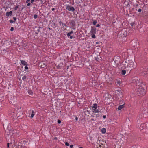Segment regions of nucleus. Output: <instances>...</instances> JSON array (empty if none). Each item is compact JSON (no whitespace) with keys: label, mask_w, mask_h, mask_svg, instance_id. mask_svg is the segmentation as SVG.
I'll use <instances>...</instances> for the list:
<instances>
[{"label":"nucleus","mask_w":148,"mask_h":148,"mask_svg":"<svg viewBox=\"0 0 148 148\" xmlns=\"http://www.w3.org/2000/svg\"><path fill=\"white\" fill-rule=\"evenodd\" d=\"M134 80L136 81L137 80L138 82H136L137 87L136 90L137 92V94L140 95H144L146 93L145 90V89L144 84L140 83L137 79H134Z\"/></svg>","instance_id":"1"},{"label":"nucleus","mask_w":148,"mask_h":148,"mask_svg":"<svg viewBox=\"0 0 148 148\" xmlns=\"http://www.w3.org/2000/svg\"><path fill=\"white\" fill-rule=\"evenodd\" d=\"M122 65L123 68H127L130 71L135 67L133 61L132 60H129L128 61H124Z\"/></svg>","instance_id":"2"},{"label":"nucleus","mask_w":148,"mask_h":148,"mask_svg":"<svg viewBox=\"0 0 148 148\" xmlns=\"http://www.w3.org/2000/svg\"><path fill=\"white\" fill-rule=\"evenodd\" d=\"M128 34V32L126 29L124 28L120 31L119 33V36L122 37H126Z\"/></svg>","instance_id":"3"},{"label":"nucleus","mask_w":148,"mask_h":148,"mask_svg":"<svg viewBox=\"0 0 148 148\" xmlns=\"http://www.w3.org/2000/svg\"><path fill=\"white\" fill-rule=\"evenodd\" d=\"M16 143L14 140H12L11 141L10 143H8L7 144L8 148H16Z\"/></svg>","instance_id":"4"},{"label":"nucleus","mask_w":148,"mask_h":148,"mask_svg":"<svg viewBox=\"0 0 148 148\" xmlns=\"http://www.w3.org/2000/svg\"><path fill=\"white\" fill-rule=\"evenodd\" d=\"M92 110L94 113H99L100 112L99 109L97 108V106L96 103L93 104Z\"/></svg>","instance_id":"5"},{"label":"nucleus","mask_w":148,"mask_h":148,"mask_svg":"<svg viewBox=\"0 0 148 148\" xmlns=\"http://www.w3.org/2000/svg\"><path fill=\"white\" fill-rule=\"evenodd\" d=\"M66 9L68 10L69 11H71L72 12H74L75 9L74 7L70 6L69 5H66Z\"/></svg>","instance_id":"6"},{"label":"nucleus","mask_w":148,"mask_h":148,"mask_svg":"<svg viewBox=\"0 0 148 148\" xmlns=\"http://www.w3.org/2000/svg\"><path fill=\"white\" fill-rule=\"evenodd\" d=\"M147 123H146L141 124L140 127V130H142L144 129H146L147 128Z\"/></svg>","instance_id":"7"},{"label":"nucleus","mask_w":148,"mask_h":148,"mask_svg":"<svg viewBox=\"0 0 148 148\" xmlns=\"http://www.w3.org/2000/svg\"><path fill=\"white\" fill-rule=\"evenodd\" d=\"M117 92V93L119 96L120 98H121L123 97V93L121 89H118L116 90Z\"/></svg>","instance_id":"8"},{"label":"nucleus","mask_w":148,"mask_h":148,"mask_svg":"<svg viewBox=\"0 0 148 148\" xmlns=\"http://www.w3.org/2000/svg\"><path fill=\"white\" fill-rule=\"evenodd\" d=\"M96 28L95 27H92L91 28V30L90 32V33L91 34H95L96 32Z\"/></svg>","instance_id":"9"},{"label":"nucleus","mask_w":148,"mask_h":148,"mask_svg":"<svg viewBox=\"0 0 148 148\" xmlns=\"http://www.w3.org/2000/svg\"><path fill=\"white\" fill-rule=\"evenodd\" d=\"M12 11H10L9 12H7L6 13V15L7 17H9V16H12Z\"/></svg>","instance_id":"10"},{"label":"nucleus","mask_w":148,"mask_h":148,"mask_svg":"<svg viewBox=\"0 0 148 148\" xmlns=\"http://www.w3.org/2000/svg\"><path fill=\"white\" fill-rule=\"evenodd\" d=\"M21 62L23 65L26 66L27 65V63L24 60H21Z\"/></svg>","instance_id":"11"},{"label":"nucleus","mask_w":148,"mask_h":148,"mask_svg":"<svg viewBox=\"0 0 148 148\" xmlns=\"http://www.w3.org/2000/svg\"><path fill=\"white\" fill-rule=\"evenodd\" d=\"M59 23L60 24V26H61V28H62V27H63L64 26L66 25L65 23H64L61 21H60L59 22Z\"/></svg>","instance_id":"12"},{"label":"nucleus","mask_w":148,"mask_h":148,"mask_svg":"<svg viewBox=\"0 0 148 148\" xmlns=\"http://www.w3.org/2000/svg\"><path fill=\"white\" fill-rule=\"evenodd\" d=\"M124 104L122 105L119 106L118 108V109L119 110H121L124 107Z\"/></svg>","instance_id":"13"},{"label":"nucleus","mask_w":148,"mask_h":148,"mask_svg":"<svg viewBox=\"0 0 148 148\" xmlns=\"http://www.w3.org/2000/svg\"><path fill=\"white\" fill-rule=\"evenodd\" d=\"M106 132V129L105 128H103L101 129V132L103 134L105 133Z\"/></svg>","instance_id":"14"},{"label":"nucleus","mask_w":148,"mask_h":148,"mask_svg":"<svg viewBox=\"0 0 148 148\" xmlns=\"http://www.w3.org/2000/svg\"><path fill=\"white\" fill-rule=\"evenodd\" d=\"M126 70H122L121 73L122 75H124L126 73Z\"/></svg>","instance_id":"15"},{"label":"nucleus","mask_w":148,"mask_h":148,"mask_svg":"<svg viewBox=\"0 0 148 148\" xmlns=\"http://www.w3.org/2000/svg\"><path fill=\"white\" fill-rule=\"evenodd\" d=\"M35 114V112H34V111L33 110H32V114L31 115L30 117L31 118H32L34 116Z\"/></svg>","instance_id":"16"},{"label":"nucleus","mask_w":148,"mask_h":148,"mask_svg":"<svg viewBox=\"0 0 148 148\" xmlns=\"http://www.w3.org/2000/svg\"><path fill=\"white\" fill-rule=\"evenodd\" d=\"M28 93L29 95H32L33 94V92L31 90H28Z\"/></svg>","instance_id":"17"},{"label":"nucleus","mask_w":148,"mask_h":148,"mask_svg":"<svg viewBox=\"0 0 148 148\" xmlns=\"http://www.w3.org/2000/svg\"><path fill=\"white\" fill-rule=\"evenodd\" d=\"M27 79V77L25 75H24L22 77V79L23 81H25Z\"/></svg>","instance_id":"18"},{"label":"nucleus","mask_w":148,"mask_h":148,"mask_svg":"<svg viewBox=\"0 0 148 148\" xmlns=\"http://www.w3.org/2000/svg\"><path fill=\"white\" fill-rule=\"evenodd\" d=\"M91 37L92 38H96L95 35V34H91Z\"/></svg>","instance_id":"19"},{"label":"nucleus","mask_w":148,"mask_h":148,"mask_svg":"<svg viewBox=\"0 0 148 148\" xmlns=\"http://www.w3.org/2000/svg\"><path fill=\"white\" fill-rule=\"evenodd\" d=\"M38 15L37 14H34V15L33 17L34 19H36L37 18Z\"/></svg>","instance_id":"20"},{"label":"nucleus","mask_w":148,"mask_h":148,"mask_svg":"<svg viewBox=\"0 0 148 148\" xmlns=\"http://www.w3.org/2000/svg\"><path fill=\"white\" fill-rule=\"evenodd\" d=\"M97 23V21L96 20H95L93 21V24L94 25H96V23Z\"/></svg>","instance_id":"21"},{"label":"nucleus","mask_w":148,"mask_h":148,"mask_svg":"<svg viewBox=\"0 0 148 148\" xmlns=\"http://www.w3.org/2000/svg\"><path fill=\"white\" fill-rule=\"evenodd\" d=\"M135 23L134 22H132L130 23V25L132 26H133L135 25Z\"/></svg>","instance_id":"22"},{"label":"nucleus","mask_w":148,"mask_h":148,"mask_svg":"<svg viewBox=\"0 0 148 148\" xmlns=\"http://www.w3.org/2000/svg\"><path fill=\"white\" fill-rule=\"evenodd\" d=\"M19 7V5H17L14 8V9L15 10H16Z\"/></svg>","instance_id":"23"},{"label":"nucleus","mask_w":148,"mask_h":148,"mask_svg":"<svg viewBox=\"0 0 148 148\" xmlns=\"http://www.w3.org/2000/svg\"><path fill=\"white\" fill-rule=\"evenodd\" d=\"M147 73V72H143L142 73V74L144 75H145Z\"/></svg>","instance_id":"24"},{"label":"nucleus","mask_w":148,"mask_h":148,"mask_svg":"<svg viewBox=\"0 0 148 148\" xmlns=\"http://www.w3.org/2000/svg\"><path fill=\"white\" fill-rule=\"evenodd\" d=\"M65 145H66L67 146H69V143L67 142H66L65 143Z\"/></svg>","instance_id":"25"},{"label":"nucleus","mask_w":148,"mask_h":148,"mask_svg":"<svg viewBox=\"0 0 148 148\" xmlns=\"http://www.w3.org/2000/svg\"><path fill=\"white\" fill-rule=\"evenodd\" d=\"M67 36L68 37H70V36H71V34L69 33H68L67 34Z\"/></svg>","instance_id":"26"},{"label":"nucleus","mask_w":148,"mask_h":148,"mask_svg":"<svg viewBox=\"0 0 148 148\" xmlns=\"http://www.w3.org/2000/svg\"><path fill=\"white\" fill-rule=\"evenodd\" d=\"M14 30V28L13 27H12L10 28V31H13Z\"/></svg>","instance_id":"27"},{"label":"nucleus","mask_w":148,"mask_h":148,"mask_svg":"<svg viewBox=\"0 0 148 148\" xmlns=\"http://www.w3.org/2000/svg\"><path fill=\"white\" fill-rule=\"evenodd\" d=\"M61 123V121L60 120H58V124H60Z\"/></svg>","instance_id":"28"},{"label":"nucleus","mask_w":148,"mask_h":148,"mask_svg":"<svg viewBox=\"0 0 148 148\" xmlns=\"http://www.w3.org/2000/svg\"><path fill=\"white\" fill-rule=\"evenodd\" d=\"M117 84H119V85H121L120 84L121 83V82H120L119 81H117Z\"/></svg>","instance_id":"29"},{"label":"nucleus","mask_w":148,"mask_h":148,"mask_svg":"<svg viewBox=\"0 0 148 148\" xmlns=\"http://www.w3.org/2000/svg\"><path fill=\"white\" fill-rule=\"evenodd\" d=\"M138 12H141L142 11V9L140 8L138 10Z\"/></svg>","instance_id":"30"},{"label":"nucleus","mask_w":148,"mask_h":148,"mask_svg":"<svg viewBox=\"0 0 148 148\" xmlns=\"http://www.w3.org/2000/svg\"><path fill=\"white\" fill-rule=\"evenodd\" d=\"M10 22L11 23H13L14 22V21L12 20H10Z\"/></svg>","instance_id":"31"},{"label":"nucleus","mask_w":148,"mask_h":148,"mask_svg":"<svg viewBox=\"0 0 148 148\" xmlns=\"http://www.w3.org/2000/svg\"><path fill=\"white\" fill-rule=\"evenodd\" d=\"M70 34H73L74 33V32L72 30V31H71V32H69Z\"/></svg>","instance_id":"32"},{"label":"nucleus","mask_w":148,"mask_h":148,"mask_svg":"<svg viewBox=\"0 0 148 148\" xmlns=\"http://www.w3.org/2000/svg\"><path fill=\"white\" fill-rule=\"evenodd\" d=\"M25 69L26 70H27L28 69V67L26 66L25 67Z\"/></svg>","instance_id":"33"},{"label":"nucleus","mask_w":148,"mask_h":148,"mask_svg":"<svg viewBox=\"0 0 148 148\" xmlns=\"http://www.w3.org/2000/svg\"><path fill=\"white\" fill-rule=\"evenodd\" d=\"M73 145H71L70 146V148H73Z\"/></svg>","instance_id":"34"},{"label":"nucleus","mask_w":148,"mask_h":148,"mask_svg":"<svg viewBox=\"0 0 148 148\" xmlns=\"http://www.w3.org/2000/svg\"><path fill=\"white\" fill-rule=\"evenodd\" d=\"M31 5V3H28L27 4V5L28 6H29Z\"/></svg>","instance_id":"35"},{"label":"nucleus","mask_w":148,"mask_h":148,"mask_svg":"<svg viewBox=\"0 0 148 148\" xmlns=\"http://www.w3.org/2000/svg\"><path fill=\"white\" fill-rule=\"evenodd\" d=\"M100 25L99 24H98L96 25L97 27H100Z\"/></svg>","instance_id":"36"},{"label":"nucleus","mask_w":148,"mask_h":148,"mask_svg":"<svg viewBox=\"0 0 148 148\" xmlns=\"http://www.w3.org/2000/svg\"><path fill=\"white\" fill-rule=\"evenodd\" d=\"M13 19L14 20V21H15L16 19V18L14 17H13Z\"/></svg>","instance_id":"37"},{"label":"nucleus","mask_w":148,"mask_h":148,"mask_svg":"<svg viewBox=\"0 0 148 148\" xmlns=\"http://www.w3.org/2000/svg\"><path fill=\"white\" fill-rule=\"evenodd\" d=\"M73 36H70V38L71 39H72L73 38Z\"/></svg>","instance_id":"38"},{"label":"nucleus","mask_w":148,"mask_h":148,"mask_svg":"<svg viewBox=\"0 0 148 148\" xmlns=\"http://www.w3.org/2000/svg\"><path fill=\"white\" fill-rule=\"evenodd\" d=\"M106 115H103V118H104V119H105L106 118Z\"/></svg>","instance_id":"39"},{"label":"nucleus","mask_w":148,"mask_h":148,"mask_svg":"<svg viewBox=\"0 0 148 148\" xmlns=\"http://www.w3.org/2000/svg\"><path fill=\"white\" fill-rule=\"evenodd\" d=\"M55 10V8H52V11H53Z\"/></svg>","instance_id":"40"},{"label":"nucleus","mask_w":148,"mask_h":148,"mask_svg":"<svg viewBox=\"0 0 148 148\" xmlns=\"http://www.w3.org/2000/svg\"><path fill=\"white\" fill-rule=\"evenodd\" d=\"M34 2V0H31V3H32Z\"/></svg>","instance_id":"41"},{"label":"nucleus","mask_w":148,"mask_h":148,"mask_svg":"<svg viewBox=\"0 0 148 148\" xmlns=\"http://www.w3.org/2000/svg\"><path fill=\"white\" fill-rule=\"evenodd\" d=\"M78 118L77 116H76L75 117V120L77 121L78 120Z\"/></svg>","instance_id":"42"},{"label":"nucleus","mask_w":148,"mask_h":148,"mask_svg":"<svg viewBox=\"0 0 148 148\" xmlns=\"http://www.w3.org/2000/svg\"><path fill=\"white\" fill-rule=\"evenodd\" d=\"M2 107V104L0 102V108H1V107Z\"/></svg>","instance_id":"43"},{"label":"nucleus","mask_w":148,"mask_h":148,"mask_svg":"<svg viewBox=\"0 0 148 148\" xmlns=\"http://www.w3.org/2000/svg\"><path fill=\"white\" fill-rule=\"evenodd\" d=\"M30 0H27V1H26V3H27Z\"/></svg>","instance_id":"44"},{"label":"nucleus","mask_w":148,"mask_h":148,"mask_svg":"<svg viewBox=\"0 0 148 148\" xmlns=\"http://www.w3.org/2000/svg\"><path fill=\"white\" fill-rule=\"evenodd\" d=\"M138 6V4H136V7H137V6Z\"/></svg>","instance_id":"45"},{"label":"nucleus","mask_w":148,"mask_h":148,"mask_svg":"<svg viewBox=\"0 0 148 148\" xmlns=\"http://www.w3.org/2000/svg\"><path fill=\"white\" fill-rule=\"evenodd\" d=\"M81 1V2L82 3L84 1V0H80Z\"/></svg>","instance_id":"46"},{"label":"nucleus","mask_w":148,"mask_h":148,"mask_svg":"<svg viewBox=\"0 0 148 148\" xmlns=\"http://www.w3.org/2000/svg\"><path fill=\"white\" fill-rule=\"evenodd\" d=\"M97 116H99V114H97L96 115Z\"/></svg>","instance_id":"47"},{"label":"nucleus","mask_w":148,"mask_h":148,"mask_svg":"<svg viewBox=\"0 0 148 148\" xmlns=\"http://www.w3.org/2000/svg\"><path fill=\"white\" fill-rule=\"evenodd\" d=\"M55 139H57V138H56V137H55Z\"/></svg>","instance_id":"48"},{"label":"nucleus","mask_w":148,"mask_h":148,"mask_svg":"<svg viewBox=\"0 0 148 148\" xmlns=\"http://www.w3.org/2000/svg\"><path fill=\"white\" fill-rule=\"evenodd\" d=\"M79 148H83V147H79Z\"/></svg>","instance_id":"49"},{"label":"nucleus","mask_w":148,"mask_h":148,"mask_svg":"<svg viewBox=\"0 0 148 148\" xmlns=\"http://www.w3.org/2000/svg\"><path fill=\"white\" fill-rule=\"evenodd\" d=\"M147 70H148V67H147Z\"/></svg>","instance_id":"50"},{"label":"nucleus","mask_w":148,"mask_h":148,"mask_svg":"<svg viewBox=\"0 0 148 148\" xmlns=\"http://www.w3.org/2000/svg\"><path fill=\"white\" fill-rule=\"evenodd\" d=\"M49 29H50V28H49Z\"/></svg>","instance_id":"51"}]
</instances>
